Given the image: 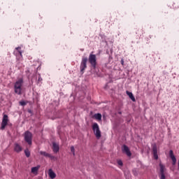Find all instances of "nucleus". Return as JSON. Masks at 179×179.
<instances>
[{
    "mask_svg": "<svg viewBox=\"0 0 179 179\" xmlns=\"http://www.w3.org/2000/svg\"><path fill=\"white\" fill-rule=\"evenodd\" d=\"M24 85V78H19L14 83V92L17 95H21L22 87Z\"/></svg>",
    "mask_w": 179,
    "mask_h": 179,
    "instance_id": "f257e3e1",
    "label": "nucleus"
},
{
    "mask_svg": "<svg viewBox=\"0 0 179 179\" xmlns=\"http://www.w3.org/2000/svg\"><path fill=\"white\" fill-rule=\"evenodd\" d=\"M88 62L94 69H96L97 64L96 55L93 54V52L90 54Z\"/></svg>",
    "mask_w": 179,
    "mask_h": 179,
    "instance_id": "f03ea898",
    "label": "nucleus"
},
{
    "mask_svg": "<svg viewBox=\"0 0 179 179\" xmlns=\"http://www.w3.org/2000/svg\"><path fill=\"white\" fill-rule=\"evenodd\" d=\"M92 130L94 133V135L97 139H99L101 137V131L99 129L98 123H94L92 124Z\"/></svg>",
    "mask_w": 179,
    "mask_h": 179,
    "instance_id": "7ed1b4c3",
    "label": "nucleus"
},
{
    "mask_svg": "<svg viewBox=\"0 0 179 179\" xmlns=\"http://www.w3.org/2000/svg\"><path fill=\"white\" fill-rule=\"evenodd\" d=\"M87 62H88L87 57H82V60L80 65V71L81 74H83L85 69L87 68Z\"/></svg>",
    "mask_w": 179,
    "mask_h": 179,
    "instance_id": "20e7f679",
    "label": "nucleus"
},
{
    "mask_svg": "<svg viewBox=\"0 0 179 179\" xmlns=\"http://www.w3.org/2000/svg\"><path fill=\"white\" fill-rule=\"evenodd\" d=\"M24 141L29 145H32V139H33L32 133H31V131H25L24 136Z\"/></svg>",
    "mask_w": 179,
    "mask_h": 179,
    "instance_id": "39448f33",
    "label": "nucleus"
},
{
    "mask_svg": "<svg viewBox=\"0 0 179 179\" xmlns=\"http://www.w3.org/2000/svg\"><path fill=\"white\" fill-rule=\"evenodd\" d=\"M159 166L160 179H166V168L165 165H163V164L162 162H159Z\"/></svg>",
    "mask_w": 179,
    "mask_h": 179,
    "instance_id": "423d86ee",
    "label": "nucleus"
},
{
    "mask_svg": "<svg viewBox=\"0 0 179 179\" xmlns=\"http://www.w3.org/2000/svg\"><path fill=\"white\" fill-rule=\"evenodd\" d=\"M8 115L5 114L3 116V119L1 123V130H4L6 127L8 125Z\"/></svg>",
    "mask_w": 179,
    "mask_h": 179,
    "instance_id": "0eeeda50",
    "label": "nucleus"
},
{
    "mask_svg": "<svg viewBox=\"0 0 179 179\" xmlns=\"http://www.w3.org/2000/svg\"><path fill=\"white\" fill-rule=\"evenodd\" d=\"M122 152H124L127 155V156H128V157H131L132 155V154L127 145H122Z\"/></svg>",
    "mask_w": 179,
    "mask_h": 179,
    "instance_id": "6e6552de",
    "label": "nucleus"
},
{
    "mask_svg": "<svg viewBox=\"0 0 179 179\" xmlns=\"http://www.w3.org/2000/svg\"><path fill=\"white\" fill-rule=\"evenodd\" d=\"M14 152L17 153H20L23 150V148L20 144H18V143H15L14 147H13Z\"/></svg>",
    "mask_w": 179,
    "mask_h": 179,
    "instance_id": "1a4fd4ad",
    "label": "nucleus"
},
{
    "mask_svg": "<svg viewBox=\"0 0 179 179\" xmlns=\"http://www.w3.org/2000/svg\"><path fill=\"white\" fill-rule=\"evenodd\" d=\"M169 157H170V158L172 160V164L173 166H175L176 164L177 159H176V157L174 155V152H173V150H170V151H169Z\"/></svg>",
    "mask_w": 179,
    "mask_h": 179,
    "instance_id": "9d476101",
    "label": "nucleus"
},
{
    "mask_svg": "<svg viewBox=\"0 0 179 179\" xmlns=\"http://www.w3.org/2000/svg\"><path fill=\"white\" fill-rule=\"evenodd\" d=\"M152 154H153L154 159L155 160H157L159 159V157H158L157 146L156 145V144H155L152 146Z\"/></svg>",
    "mask_w": 179,
    "mask_h": 179,
    "instance_id": "9b49d317",
    "label": "nucleus"
},
{
    "mask_svg": "<svg viewBox=\"0 0 179 179\" xmlns=\"http://www.w3.org/2000/svg\"><path fill=\"white\" fill-rule=\"evenodd\" d=\"M39 154L41 156L50 158L51 160H53L55 159L54 155H52V154H48V152H45V151H39Z\"/></svg>",
    "mask_w": 179,
    "mask_h": 179,
    "instance_id": "f8f14e48",
    "label": "nucleus"
},
{
    "mask_svg": "<svg viewBox=\"0 0 179 179\" xmlns=\"http://www.w3.org/2000/svg\"><path fill=\"white\" fill-rule=\"evenodd\" d=\"M52 152L54 153H57L59 152V144H57V143H52Z\"/></svg>",
    "mask_w": 179,
    "mask_h": 179,
    "instance_id": "ddd939ff",
    "label": "nucleus"
},
{
    "mask_svg": "<svg viewBox=\"0 0 179 179\" xmlns=\"http://www.w3.org/2000/svg\"><path fill=\"white\" fill-rule=\"evenodd\" d=\"M48 176L50 179H55L57 177V174L55 173V172H54V171L52 169H48Z\"/></svg>",
    "mask_w": 179,
    "mask_h": 179,
    "instance_id": "4468645a",
    "label": "nucleus"
},
{
    "mask_svg": "<svg viewBox=\"0 0 179 179\" xmlns=\"http://www.w3.org/2000/svg\"><path fill=\"white\" fill-rule=\"evenodd\" d=\"M126 94H127V95L129 97V99H130L132 101H134V102L136 101V98H135V96H134V94H133L132 92H131L127 90V91H126Z\"/></svg>",
    "mask_w": 179,
    "mask_h": 179,
    "instance_id": "2eb2a0df",
    "label": "nucleus"
},
{
    "mask_svg": "<svg viewBox=\"0 0 179 179\" xmlns=\"http://www.w3.org/2000/svg\"><path fill=\"white\" fill-rule=\"evenodd\" d=\"M40 168V165H37V166H34L33 168L31 169V172L32 173H37Z\"/></svg>",
    "mask_w": 179,
    "mask_h": 179,
    "instance_id": "dca6fc26",
    "label": "nucleus"
},
{
    "mask_svg": "<svg viewBox=\"0 0 179 179\" xmlns=\"http://www.w3.org/2000/svg\"><path fill=\"white\" fill-rule=\"evenodd\" d=\"M94 117L95 118V120L101 121L102 119V115L101 113H95L94 115Z\"/></svg>",
    "mask_w": 179,
    "mask_h": 179,
    "instance_id": "f3484780",
    "label": "nucleus"
},
{
    "mask_svg": "<svg viewBox=\"0 0 179 179\" xmlns=\"http://www.w3.org/2000/svg\"><path fill=\"white\" fill-rule=\"evenodd\" d=\"M24 155H25L26 157H30L31 152H30V151H29V150L28 148H26L24 150Z\"/></svg>",
    "mask_w": 179,
    "mask_h": 179,
    "instance_id": "a211bd4d",
    "label": "nucleus"
},
{
    "mask_svg": "<svg viewBox=\"0 0 179 179\" xmlns=\"http://www.w3.org/2000/svg\"><path fill=\"white\" fill-rule=\"evenodd\" d=\"M15 50L16 51H17V52H18V54H20V57H22V51H21V47H16V48H15Z\"/></svg>",
    "mask_w": 179,
    "mask_h": 179,
    "instance_id": "6ab92c4d",
    "label": "nucleus"
},
{
    "mask_svg": "<svg viewBox=\"0 0 179 179\" xmlns=\"http://www.w3.org/2000/svg\"><path fill=\"white\" fill-rule=\"evenodd\" d=\"M70 149H71V152H72L73 155L76 156L75 148H74L73 145H71L70 147Z\"/></svg>",
    "mask_w": 179,
    "mask_h": 179,
    "instance_id": "aec40b11",
    "label": "nucleus"
},
{
    "mask_svg": "<svg viewBox=\"0 0 179 179\" xmlns=\"http://www.w3.org/2000/svg\"><path fill=\"white\" fill-rule=\"evenodd\" d=\"M179 3H174L173 5V8L176 10L178 9L179 8Z\"/></svg>",
    "mask_w": 179,
    "mask_h": 179,
    "instance_id": "412c9836",
    "label": "nucleus"
},
{
    "mask_svg": "<svg viewBox=\"0 0 179 179\" xmlns=\"http://www.w3.org/2000/svg\"><path fill=\"white\" fill-rule=\"evenodd\" d=\"M20 105L22 106H24L27 105V103L24 101H20L19 102Z\"/></svg>",
    "mask_w": 179,
    "mask_h": 179,
    "instance_id": "4be33fe9",
    "label": "nucleus"
},
{
    "mask_svg": "<svg viewBox=\"0 0 179 179\" xmlns=\"http://www.w3.org/2000/svg\"><path fill=\"white\" fill-rule=\"evenodd\" d=\"M117 164H118L119 166H123V162H122V161H121V160L117 161Z\"/></svg>",
    "mask_w": 179,
    "mask_h": 179,
    "instance_id": "5701e85b",
    "label": "nucleus"
},
{
    "mask_svg": "<svg viewBox=\"0 0 179 179\" xmlns=\"http://www.w3.org/2000/svg\"><path fill=\"white\" fill-rule=\"evenodd\" d=\"M42 80H43V78H41V75H39L38 78V82H41Z\"/></svg>",
    "mask_w": 179,
    "mask_h": 179,
    "instance_id": "b1692460",
    "label": "nucleus"
},
{
    "mask_svg": "<svg viewBox=\"0 0 179 179\" xmlns=\"http://www.w3.org/2000/svg\"><path fill=\"white\" fill-rule=\"evenodd\" d=\"M133 174H134L135 176H138V173H137L136 169H134V170H133Z\"/></svg>",
    "mask_w": 179,
    "mask_h": 179,
    "instance_id": "393cba45",
    "label": "nucleus"
},
{
    "mask_svg": "<svg viewBox=\"0 0 179 179\" xmlns=\"http://www.w3.org/2000/svg\"><path fill=\"white\" fill-rule=\"evenodd\" d=\"M27 112H28L29 114L33 115V111H32V110L28 109V110H27Z\"/></svg>",
    "mask_w": 179,
    "mask_h": 179,
    "instance_id": "a878e982",
    "label": "nucleus"
},
{
    "mask_svg": "<svg viewBox=\"0 0 179 179\" xmlns=\"http://www.w3.org/2000/svg\"><path fill=\"white\" fill-rule=\"evenodd\" d=\"M124 59H121V64H122V66H124Z\"/></svg>",
    "mask_w": 179,
    "mask_h": 179,
    "instance_id": "bb28decb",
    "label": "nucleus"
},
{
    "mask_svg": "<svg viewBox=\"0 0 179 179\" xmlns=\"http://www.w3.org/2000/svg\"><path fill=\"white\" fill-rule=\"evenodd\" d=\"M178 170H179V159H178Z\"/></svg>",
    "mask_w": 179,
    "mask_h": 179,
    "instance_id": "cd10ccee",
    "label": "nucleus"
},
{
    "mask_svg": "<svg viewBox=\"0 0 179 179\" xmlns=\"http://www.w3.org/2000/svg\"><path fill=\"white\" fill-rule=\"evenodd\" d=\"M15 53H16V51H14V52H13V54H15Z\"/></svg>",
    "mask_w": 179,
    "mask_h": 179,
    "instance_id": "c85d7f7f",
    "label": "nucleus"
}]
</instances>
